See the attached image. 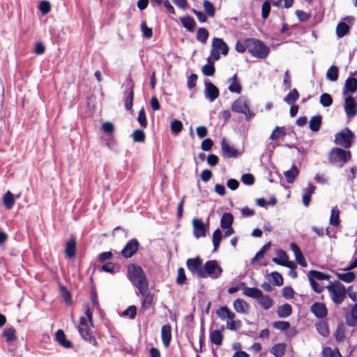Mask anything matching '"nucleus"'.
Wrapping results in <instances>:
<instances>
[{
    "instance_id": "1",
    "label": "nucleus",
    "mask_w": 357,
    "mask_h": 357,
    "mask_svg": "<svg viewBox=\"0 0 357 357\" xmlns=\"http://www.w3.org/2000/svg\"><path fill=\"white\" fill-rule=\"evenodd\" d=\"M128 276L131 283L138 289L140 294H144L149 289V282L142 268L135 264L128 267Z\"/></svg>"
},
{
    "instance_id": "2",
    "label": "nucleus",
    "mask_w": 357,
    "mask_h": 357,
    "mask_svg": "<svg viewBox=\"0 0 357 357\" xmlns=\"http://www.w3.org/2000/svg\"><path fill=\"white\" fill-rule=\"evenodd\" d=\"M247 50L255 58L264 59L269 53V47L262 41L255 38H246Z\"/></svg>"
},
{
    "instance_id": "3",
    "label": "nucleus",
    "mask_w": 357,
    "mask_h": 357,
    "mask_svg": "<svg viewBox=\"0 0 357 357\" xmlns=\"http://www.w3.org/2000/svg\"><path fill=\"white\" fill-rule=\"evenodd\" d=\"M351 158V152L341 148L335 147L331 149L328 160L333 165L342 167Z\"/></svg>"
},
{
    "instance_id": "4",
    "label": "nucleus",
    "mask_w": 357,
    "mask_h": 357,
    "mask_svg": "<svg viewBox=\"0 0 357 357\" xmlns=\"http://www.w3.org/2000/svg\"><path fill=\"white\" fill-rule=\"evenodd\" d=\"M231 109L236 113L245 115V119L248 121L255 116V113L250 109L249 101L245 96H240L231 105Z\"/></svg>"
},
{
    "instance_id": "5",
    "label": "nucleus",
    "mask_w": 357,
    "mask_h": 357,
    "mask_svg": "<svg viewBox=\"0 0 357 357\" xmlns=\"http://www.w3.org/2000/svg\"><path fill=\"white\" fill-rule=\"evenodd\" d=\"M93 327L84 317L79 318V324L77 330L81 337L93 346H97L98 343L95 336L93 335L91 328Z\"/></svg>"
},
{
    "instance_id": "6",
    "label": "nucleus",
    "mask_w": 357,
    "mask_h": 357,
    "mask_svg": "<svg viewBox=\"0 0 357 357\" xmlns=\"http://www.w3.org/2000/svg\"><path fill=\"white\" fill-rule=\"evenodd\" d=\"M226 56L229 52V47L227 43L220 38H213L211 44V50L210 52L211 57L215 61H218L220 58V53Z\"/></svg>"
},
{
    "instance_id": "7",
    "label": "nucleus",
    "mask_w": 357,
    "mask_h": 357,
    "mask_svg": "<svg viewBox=\"0 0 357 357\" xmlns=\"http://www.w3.org/2000/svg\"><path fill=\"white\" fill-rule=\"evenodd\" d=\"M222 273V268L219 266L216 260L207 261L203 267L202 275L201 278H206L207 277L211 279L219 278Z\"/></svg>"
},
{
    "instance_id": "8",
    "label": "nucleus",
    "mask_w": 357,
    "mask_h": 357,
    "mask_svg": "<svg viewBox=\"0 0 357 357\" xmlns=\"http://www.w3.org/2000/svg\"><path fill=\"white\" fill-rule=\"evenodd\" d=\"M326 288L330 293L332 301L336 305H339L342 303L346 295V289L342 283L339 282L334 284L331 283L328 285Z\"/></svg>"
},
{
    "instance_id": "9",
    "label": "nucleus",
    "mask_w": 357,
    "mask_h": 357,
    "mask_svg": "<svg viewBox=\"0 0 357 357\" xmlns=\"http://www.w3.org/2000/svg\"><path fill=\"white\" fill-rule=\"evenodd\" d=\"M354 138V135L352 131L348 128H345L335 135L334 142L337 145L349 149L351 146Z\"/></svg>"
},
{
    "instance_id": "10",
    "label": "nucleus",
    "mask_w": 357,
    "mask_h": 357,
    "mask_svg": "<svg viewBox=\"0 0 357 357\" xmlns=\"http://www.w3.org/2000/svg\"><path fill=\"white\" fill-rule=\"evenodd\" d=\"M186 266L189 271L192 275H196L199 278H201L202 275V260L200 257H197L195 258H190L186 261Z\"/></svg>"
},
{
    "instance_id": "11",
    "label": "nucleus",
    "mask_w": 357,
    "mask_h": 357,
    "mask_svg": "<svg viewBox=\"0 0 357 357\" xmlns=\"http://www.w3.org/2000/svg\"><path fill=\"white\" fill-rule=\"evenodd\" d=\"M204 86L205 98L211 102H214L220 95L219 89L210 81H205Z\"/></svg>"
},
{
    "instance_id": "12",
    "label": "nucleus",
    "mask_w": 357,
    "mask_h": 357,
    "mask_svg": "<svg viewBox=\"0 0 357 357\" xmlns=\"http://www.w3.org/2000/svg\"><path fill=\"white\" fill-rule=\"evenodd\" d=\"M139 242L136 238H132L127 242L121 253L124 258L132 257L138 250Z\"/></svg>"
},
{
    "instance_id": "13",
    "label": "nucleus",
    "mask_w": 357,
    "mask_h": 357,
    "mask_svg": "<svg viewBox=\"0 0 357 357\" xmlns=\"http://www.w3.org/2000/svg\"><path fill=\"white\" fill-rule=\"evenodd\" d=\"M344 107L349 118L354 117L357 113V105L354 98L350 96H345Z\"/></svg>"
},
{
    "instance_id": "14",
    "label": "nucleus",
    "mask_w": 357,
    "mask_h": 357,
    "mask_svg": "<svg viewBox=\"0 0 357 357\" xmlns=\"http://www.w3.org/2000/svg\"><path fill=\"white\" fill-rule=\"evenodd\" d=\"M221 146L223 157L226 158H237L238 156V151L234 146H231L227 143L225 139H222Z\"/></svg>"
},
{
    "instance_id": "15",
    "label": "nucleus",
    "mask_w": 357,
    "mask_h": 357,
    "mask_svg": "<svg viewBox=\"0 0 357 357\" xmlns=\"http://www.w3.org/2000/svg\"><path fill=\"white\" fill-rule=\"evenodd\" d=\"M193 235L196 238L206 236V227L202 220L194 218L192 220Z\"/></svg>"
},
{
    "instance_id": "16",
    "label": "nucleus",
    "mask_w": 357,
    "mask_h": 357,
    "mask_svg": "<svg viewBox=\"0 0 357 357\" xmlns=\"http://www.w3.org/2000/svg\"><path fill=\"white\" fill-rule=\"evenodd\" d=\"M357 89V79L352 77H349L344 83L343 89V95L347 96L348 93H354Z\"/></svg>"
},
{
    "instance_id": "17",
    "label": "nucleus",
    "mask_w": 357,
    "mask_h": 357,
    "mask_svg": "<svg viewBox=\"0 0 357 357\" xmlns=\"http://www.w3.org/2000/svg\"><path fill=\"white\" fill-rule=\"evenodd\" d=\"M311 312L318 318H324L327 315V309L322 303H315L311 306Z\"/></svg>"
},
{
    "instance_id": "18",
    "label": "nucleus",
    "mask_w": 357,
    "mask_h": 357,
    "mask_svg": "<svg viewBox=\"0 0 357 357\" xmlns=\"http://www.w3.org/2000/svg\"><path fill=\"white\" fill-rule=\"evenodd\" d=\"M216 314L222 321L234 319L236 317L235 314L226 305L218 308L216 311Z\"/></svg>"
},
{
    "instance_id": "19",
    "label": "nucleus",
    "mask_w": 357,
    "mask_h": 357,
    "mask_svg": "<svg viewBox=\"0 0 357 357\" xmlns=\"http://www.w3.org/2000/svg\"><path fill=\"white\" fill-rule=\"evenodd\" d=\"M291 250L294 254L296 260L298 264H300L303 267L307 266V262L303 257V253L301 252L299 247L294 243H291L290 245Z\"/></svg>"
},
{
    "instance_id": "20",
    "label": "nucleus",
    "mask_w": 357,
    "mask_h": 357,
    "mask_svg": "<svg viewBox=\"0 0 357 357\" xmlns=\"http://www.w3.org/2000/svg\"><path fill=\"white\" fill-rule=\"evenodd\" d=\"M55 338L56 342L63 348L70 349L73 347L72 342L66 338V335L61 329H59L56 332Z\"/></svg>"
},
{
    "instance_id": "21",
    "label": "nucleus",
    "mask_w": 357,
    "mask_h": 357,
    "mask_svg": "<svg viewBox=\"0 0 357 357\" xmlns=\"http://www.w3.org/2000/svg\"><path fill=\"white\" fill-rule=\"evenodd\" d=\"M161 338L164 346L168 347L172 340L171 326L169 325H164L162 327Z\"/></svg>"
},
{
    "instance_id": "22",
    "label": "nucleus",
    "mask_w": 357,
    "mask_h": 357,
    "mask_svg": "<svg viewBox=\"0 0 357 357\" xmlns=\"http://www.w3.org/2000/svg\"><path fill=\"white\" fill-rule=\"evenodd\" d=\"M315 186L311 183H309L307 188H304V193L303 195L302 201L305 206L307 207L311 201L312 195L314 192Z\"/></svg>"
},
{
    "instance_id": "23",
    "label": "nucleus",
    "mask_w": 357,
    "mask_h": 357,
    "mask_svg": "<svg viewBox=\"0 0 357 357\" xmlns=\"http://www.w3.org/2000/svg\"><path fill=\"white\" fill-rule=\"evenodd\" d=\"M243 286V294L252 298L257 299L259 296L261 295V291L257 287H248L244 285L243 283L241 284Z\"/></svg>"
},
{
    "instance_id": "24",
    "label": "nucleus",
    "mask_w": 357,
    "mask_h": 357,
    "mask_svg": "<svg viewBox=\"0 0 357 357\" xmlns=\"http://www.w3.org/2000/svg\"><path fill=\"white\" fill-rule=\"evenodd\" d=\"M76 241L72 237L66 243L65 255L68 258H73L75 256Z\"/></svg>"
},
{
    "instance_id": "25",
    "label": "nucleus",
    "mask_w": 357,
    "mask_h": 357,
    "mask_svg": "<svg viewBox=\"0 0 357 357\" xmlns=\"http://www.w3.org/2000/svg\"><path fill=\"white\" fill-rule=\"evenodd\" d=\"M180 22L183 26L188 31L192 32L195 31L196 22L194 19L190 15H185L180 18Z\"/></svg>"
},
{
    "instance_id": "26",
    "label": "nucleus",
    "mask_w": 357,
    "mask_h": 357,
    "mask_svg": "<svg viewBox=\"0 0 357 357\" xmlns=\"http://www.w3.org/2000/svg\"><path fill=\"white\" fill-rule=\"evenodd\" d=\"M346 322L350 326L357 325V303L353 306L350 314L346 315Z\"/></svg>"
},
{
    "instance_id": "27",
    "label": "nucleus",
    "mask_w": 357,
    "mask_h": 357,
    "mask_svg": "<svg viewBox=\"0 0 357 357\" xmlns=\"http://www.w3.org/2000/svg\"><path fill=\"white\" fill-rule=\"evenodd\" d=\"M233 307L236 312L245 314L248 308V305L244 300L236 298L233 303Z\"/></svg>"
},
{
    "instance_id": "28",
    "label": "nucleus",
    "mask_w": 357,
    "mask_h": 357,
    "mask_svg": "<svg viewBox=\"0 0 357 357\" xmlns=\"http://www.w3.org/2000/svg\"><path fill=\"white\" fill-rule=\"evenodd\" d=\"M349 30L350 27L347 23L340 22L336 26V36L338 38H342L346 35L349 34Z\"/></svg>"
},
{
    "instance_id": "29",
    "label": "nucleus",
    "mask_w": 357,
    "mask_h": 357,
    "mask_svg": "<svg viewBox=\"0 0 357 357\" xmlns=\"http://www.w3.org/2000/svg\"><path fill=\"white\" fill-rule=\"evenodd\" d=\"M257 301L264 310H268L273 305L271 298L268 295H264L263 292H261V295L259 296Z\"/></svg>"
},
{
    "instance_id": "30",
    "label": "nucleus",
    "mask_w": 357,
    "mask_h": 357,
    "mask_svg": "<svg viewBox=\"0 0 357 357\" xmlns=\"http://www.w3.org/2000/svg\"><path fill=\"white\" fill-rule=\"evenodd\" d=\"M292 312V307L291 305L288 303L283 304L278 307L277 313L280 318H287Z\"/></svg>"
},
{
    "instance_id": "31",
    "label": "nucleus",
    "mask_w": 357,
    "mask_h": 357,
    "mask_svg": "<svg viewBox=\"0 0 357 357\" xmlns=\"http://www.w3.org/2000/svg\"><path fill=\"white\" fill-rule=\"evenodd\" d=\"M299 98V93L296 89L290 90L289 93L284 98V101L289 105H292Z\"/></svg>"
},
{
    "instance_id": "32",
    "label": "nucleus",
    "mask_w": 357,
    "mask_h": 357,
    "mask_svg": "<svg viewBox=\"0 0 357 357\" xmlns=\"http://www.w3.org/2000/svg\"><path fill=\"white\" fill-rule=\"evenodd\" d=\"M322 117L318 114L312 116L309 122V128L313 132H317L321 125Z\"/></svg>"
},
{
    "instance_id": "33",
    "label": "nucleus",
    "mask_w": 357,
    "mask_h": 357,
    "mask_svg": "<svg viewBox=\"0 0 357 357\" xmlns=\"http://www.w3.org/2000/svg\"><path fill=\"white\" fill-rule=\"evenodd\" d=\"M298 174V170L295 165H293L290 169L284 172L286 181L289 183H292Z\"/></svg>"
},
{
    "instance_id": "34",
    "label": "nucleus",
    "mask_w": 357,
    "mask_h": 357,
    "mask_svg": "<svg viewBox=\"0 0 357 357\" xmlns=\"http://www.w3.org/2000/svg\"><path fill=\"white\" fill-rule=\"evenodd\" d=\"M229 82H231V84L229 86V91L231 93H240L241 91V86L240 84L237 82V75L236 74L234 75L228 79Z\"/></svg>"
},
{
    "instance_id": "35",
    "label": "nucleus",
    "mask_w": 357,
    "mask_h": 357,
    "mask_svg": "<svg viewBox=\"0 0 357 357\" xmlns=\"http://www.w3.org/2000/svg\"><path fill=\"white\" fill-rule=\"evenodd\" d=\"M144 298L142 301V307L144 310H148L151 307L153 302V294L151 292H146L144 294H142Z\"/></svg>"
},
{
    "instance_id": "36",
    "label": "nucleus",
    "mask_w": 357,
    "mask_h": 357,
    "mask_svg": "<svg viewBox=\"0 0 357 357\" xmlns=\"http://www.w3.org/2000/svg\"><path fill=\"white\" fill-rule=\"evenodd\" d=\"M134 98L133 86L129 91L125 92V108L126 110H131Z\"/></svg>"
},
{
    "instance_id": "37",
    "label": "nucleus",
    "mask_w": 357,
    "mask_h": 357,
    "mask_svg": "<svg viewBox=\"0 0 357 357\" xmlns=\"http://www.w3.org/2000/svg\"><path fill=\"white\" fill-rule=\"evenodd\" d=\"M222 339L223 335L220 330H214L210 334L211 342L217 346H220L222 344Z\"/></svg>"
},
{
    "instance_id": "38",
    "label": "nucleus",
    "mask_w": 357,
    "mask_h": 357,
    "mask_svg": "<svg viewBox=\"0 0 357 357\" xmlns=\"http://www.w3.org/2000/svg\"><path fill=\"white\" fill-rule=\"evenodd\" d=\"M340 211L337 206L333 207L331 209V213L330 216V225L334 227H338L340 225Z\"/></svg>"
},
{
    "instance_id": "39",
    "label": "nucleus",
    "mask_w": 357,
    "mask_h": 357,
    "mask_svg": "<svg viewBox=\"0 0 357 357\" xmlns=\"http://www.w3.org/2000/svg\"><path fill=\"white\" fill-rule=\"evenodd\" d=\"M234 221L233 215L230 213H225L220 220V226L226 229L231 226Z\"/></svg>"
},
{
    "instance_id": "40",
    "label": "nucleus",
    "mask_w": 357,
    "mask_h": 357,
    "mask_svg": "<svg viewBox=\"0 0 357 357\" xmlns=\"http://www.w3.org/2000/svg\"><path fill=\"white\" fill-rule=\"evenodd\" d=\"M307 277L308 278H311L313 280H328L330 278V276L328 275L315 270H312L309 271Z\"/></svg>"
},
{
    "instance_id": "41",
    "label": "nucleus",
    "mask_w": 357,
    "mask_h": 357,
    "mask_svg": "<svg viewBox=\"0 0 357 357\" xmlns=\"http://www.w3.org/2000/svg\"><path fill=\"white\" fill-rule=\"evenodd\" d=\"M222 240V231L220 229H216L212 236V242L213 245V252H216Z\"/></svg>"
},
{
    "instance_id": "42",
    "label": "nucleus",
    "mask_w": 357,
    "mask_h": 357,
    "mask_svg": "<svg viewBox=\"0 0 357 357\" xmlns=\"http://www.w3.org/2000/svg\"><path fill=\"white\" fill-rule=\"evenodd\" d=\"M286 135L285 128L284 127L276 126L273 130L270 139L272 141H276Z\"/></svg>"
},
{
    "instance_id": "43",
    "label": "nucleus",
    "mask_w": 357,
    "mask_h": 357,
    "mask_svg": "<svg viewBox=\"0 0 357 357\" xmlns=\"http://www.w3.org/2000/svg\"><path fill=\"white\" fill-rule=\"evenodd\" d=\"M271 246V243L268 242L266 243L261 250L257 252L255 255V256L252 259V264H254L257 262L258 260L264 258V254L266 252H267Z\"/></svg>"
},
{
    "instance_id": "44",
    "label": "nucleus",
    "mask_w": 357,
    "mask_h": 357,
    "mask_svg": "<svg viewBox=\"0 0 357 357\" xmlns=\"http://www.w3.org/2000/svg\"><path fill=\"white\" fill-rule=\"evenodd\" d=\"M3 200L6 208L8 210L13 208L15 204V199L13 195L10 191H7L5 193Z\"/></svg>"
},
{
    "instance_id": "45",
    "label": "nucleus",
    "mask_w": 357,
    "mask_h": 357,
    "mask_svg": "<svg viewBox=\"0 0 357 357\" xmlns=\"http://www.w3.org/2000/svg\"><path fill=\"white\" fill-rule=\"evenodd\" d=\"M317 332L324 337H327L329 335V330L328 324L324 321H320L316 324Z\"/></svg>"
},
{
    "instance_id": "46",
    "label": "nucleus",
    "mask_w": 357,
    "mask_h": 357,
    "mask_svg": "<svg viewBox=\"0 0 357 357\" xmlns=\"http://www.w3.org/2000/svg\"><path fill=\"white\" fill-rule=\"evenodd\" d=\"M326 78L331 82H335L338 78L337 67L331 66L327 70Z\"/></svg>"
},
{
    "instance_id": "47",
    "label": "nucleus",
    "mask_w": 357,
    "mask_h": 357,
    "mask_svg": "<svg viewBox=\"0 0 357 357\" xmlns=\"http://www.w3.org/2000/svg\"><path fill=\"white\" fill-rule=\"evenodd\" d=\"M209 33L206 29L205 28H199L197 33V40L202 43H206Z\"/></svg>"
},
{
    "instance_id": "48",
    "label": "nucleus",
    "mask_w": 357,
    "mask_h": 357,
    "mask_svg": "<svg viewBox=\"0 0 357 357\" xmlns=\"http://www.w3.org/2000/svg\"><path fill=\"white\" fill-rule=\"evenodd\" d=\"M337 277L339 280L344 282H351L356 278V275L354 272H347L343 273H337Z\"/></svg>"
},
{
    "instance_id": "49",
    "label": "nucleus",
    "mask_w": 357,
    "mask_h": 357,
    "mask_svg": "<svg viewBox=\"0 0 357 357\" xmlns=\"http://www.w3.org/2000/svg\"><path fill=\"white\" fill-rule=\"evenodd\" d=\"M208 63L205 64L202 69V73L206 76H212L215 73V67L211 62V56L207 59Z\"/></svg>"
},
{
    "instance_id": "50",
    "label": "nucleus",
    "mask_w": 357,
    "mask_h": 357,
    "mask_svg": "<svg viewBox=\"0 0 357 357\" xmlns=\"http://www.w3.org/2000/svg\"><path fill=\"white\" fill-rule=\"evenodd\" d=\"M284 349L285 345L284 344H276L271 348V352L275 357H282L284 354Z\"/></svg>"
},
{
    "instance_id": "51",
    "label": "nucleus",
    "mask_w": 357,
    "mask_h": 357,
    "mask_svg": "<svg viewBox=\"0 0 357 357\" xmlns=\"http://www.w3.org/2000/svg\"><path fill=\"white\" fill-rule=\"evenodd\" d=\"M3 335L5 337L6 342H11L16 338L15 330L12 327L6 328L3 331Z\"/></svg>"
},
{
    "instance_id": "52",
    "label": "nucleus",
    "mask_w": 357,
    "mask_h": 357,
    "mask_svg": "<svg viewBox=\"0 0 357 357\" xmlns=\"http://www.w3.org/2000/svg\"><path fill=\"white\" fill-rule=\"evenodd\" d=\"M271 281L275 286H281L283 284V278L280 273L278 272H272L270 275Z\"/></svg>"
},
{
    "instance_id": "53",
    "label": "nucleus",
    "mask_w": 357,
    "mask_h": 357,
    "mask_svg": "<svg viewBox=\"0 0 357 357\" xmlns=\"http://www.w3.org/2000/svg\"><path fill=\"white\" fill-rule=\"evenodd\" d=\"M320 103L324 107H329L333 103V98L328 93H324L320 96Z\"/></svg>"
},
{
    "instance_id": "54",
    "label": "nucleus",
    "mask_w": 357,
    "mask_h": 357,
    "mask_svg": "<svg viewBox=\"0 0 357 357\" xmlns=\"http://www.w3.org/2000/svg\"><path fill=\"white\" fill-rule=\"evenodd\" d=\"M278 255L279 256V258L274 257L273 259V261L277 264L283 266L284 264V261L288 259V257L286 255L285 252L282 250H278Z\"/></svg>"
},
{
    "instance_id": "55",
    "label": "nucleus",
    "mask_w": 357,
    "mask_h": 357,
    "mask_svg": "<svg viewBox=\"0 0 357 357\" xmlns=\"http://www.w3.org/2000/svg\"><path fill=\"white\" fill-rule=\"evenodd\" d=\"M204 11L207 13L209 17H213L215 15V10L211 2L205 0L203 3Z\"/></svg>"
},
{
    "instance_id": "56",
    "label": "nucleus",
    "mask_w": 357,
    "mask_h": 357,
    "mask_svg": "<svg viewBox=\"0 0 357 357\" xmlns=\"http://www.w3.org/2000/svg\"><path fill=\"white\" fill-rule=\"evenodd\" d=\"M132 139L135 142H144L145 140V134L143 130L137 129L132 134Z\"/></svg>"
},
{
    "instance_id": "57",
    "label": "nucleus",
    "mask_w": 357,
    "mask_h": 357,
    "mask_svg": "<svg viewBox=\"0 0 357 357\" xmlns=\"http://www.w3.org/2000/svg\"><path fill=\"white\" fill-rule=\"evenodd\" d=\"M171 130L175 135L180 133L183 129V123L181 121L174 119L171 123Z\"/></svg>"
},
{
    "instance_id": "58",
    "label": "nucleus",
    "mask_w": 357,
    "mask_h": 357,
    "mask_svg": "<svg viewBox=\"0 0 357 357\" xmlns=\"http://www.w3.org/2000/svg\"><path fill=\"white\" fill-rule=\"evenodd\" d=\"M241 321L240 320L229 319L227 321V327L231 331H236L241 327Z\"/></svg>"
},
{
    "instance_id": "59",
    "label": "nucleus",
    "mask_w": 357,
    "mask_h": 357,
    "mask_svg": "<svg viewBox=\"0 0 357 357\" xmlns=\"http://www.w3.org/2000/svg\"><path fill=\"white\" fill-rule=\"evenodd\" d=\"M270 11L271 3L268 0H266L263 3L261 6V17L264 20H266L268 17Z\"/></svg>"
},
{
    "instance_id": "60",
    "label": "nucleus",
    "mask_w": 357,
    "mask_h": 357,
    "mask_svg": "<svg viewBox=\"0 0 357 357\" xmlns=\"http://www.w3.org/2000/svg\"><path fill=\"white\" fill-rule=\"evenodd\" d=\"M141 30L143 36L146 38H151L153 36V31L151 28L147 26L145 22H142L141 24Z\"/></svg>"
},
{
    "instance_id": "61",
    "label": "nucleus",
    "mask_w": 357,
    "mask_h": 357,
    "mask_svg": "<svg viewBox=\"0 0 357 357\" xmlns=\"http://www.w3.org/2000/svg\"><path fill=\"white\" fill-rule=\"evenodd\" d=\"M323 357H342L339 351H334L330 347H325L322 351Z\"/></svg>"
},
{
    "instance_id": "62",
    "label": "nucleus",
    "mask_w": 357,
    "mask_h": 357,
    "mask_svg": "<svg viewBox=\"0 0 357 357\" xmlns=\"http://www.w3.org/2000/svg\"><path fill=\"white\" fill-rule=\"evenodd\" d=\"M137 121L142 127L146 128L147 126L146 114L143 108L138 113Z\"/></svg>"
},
{
    "instance_id": "63",
    "label": "nucleus",
    "mask_w": 357,
    "mask_h": 357,
    "mask_svg": "<svg viewBox=\"0 0 357 357\" xmlns=\"http://www.w3.org/2000/svg\"><path fill=\"white\" fill-rule=\"evenodd\" d=\"M61 294L62 295L63 298L66 301V303L70 304L72 303L71 300V294L68 291V289L63 285L60 287Z\"/></svg>"
},
{
    "instance_id": "64",
    "label": "nucleus",
    "mask_w": 357,
    "mask_h": 357,
    "mask_svg": "<svg viewBox=\"0 0 357 357\" xmlns=\"http://www.w3.org/2000/svg\"><path fill=\"white\" fill-rule=\"evenodd\" d=\"M137 314V307L135 305H130L123 312V316H129L130 319H132Z\"/></svg>"
}]
</instances>
